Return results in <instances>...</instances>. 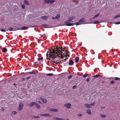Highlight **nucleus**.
<instances>
[{
  "label": "nucleus",
  "mask_w": 120,
  "mask_h": 120,
  "mask_svg": "<svg viewBox=\"0 0 120 120\" xmlns=\"http://www.w3.org/2000/svg\"><path fill=\"white\" fill-rule=\"evenodd\" d=\"M52 48L47 51L46 54L47 59L48 61L52 60L56 57L63 58L64 57H69V52L63 50L61 48Z\"/></svg>",
  "instance_id": "1"
},
{
  "label": "nucleus",
  "mask_w": 120,
  "mask_h": 120,
  "mask_svg": "<svg viewBox=\"0 0 120 120\" xmlns=\"http://www.w3.org/2000/svg\"><path fill=\"white\" fill-rule=\"evenodd\" d=\"M65 25L67 26H72L74 24L73 23H71L70 21L69 20L65 22Z\"/></svg>",
  "instance_id": "2"
},
{
  "label": "nucleus",
  "mask_w": 120,
  "mask_h": 120,
  "mask_svg": "<svg viewBox=\"0 0 120 120\" xmlns=\"http://www.w3.org/2000/svg\"><path fill=\"white\" fill-rule=\"evenodd\" d=\"M54 0H44V2L45 3L47 4L50 3V4H52L53 3L55 2Z\"/></svg>",
  "instance_id": "3"
},
{
  "label": "nucleus",
  "mask_w": 120,
  "mask_h": 120,
  "mask_svg": "<svg viewBox=\"0 0 120 120\" xmlns=\"http://www.w3.org/2000/svg\"><path fill=\"white\" fill-rule=\"evenodd\" d=\"M95 103H91L90 104H85V106L86 107L88 108H90L91 107V105H94Z\"/></svg>",
  "instance_id": "4"
},
{
  "label": "nucleus",
  "mask_w": 120,
  "mask_h": 120,
  "mask_svg": "<svg viewBox=\"0 0 120 120\" xmlns=\"http://www.w3.org/2000/svg\"><path fill=\"white\" fill-rule=\"evenodd\" d=\"M23 106V104L22 103H20L19 105V110H21Z\"/></svg>",
  "instance_id": "5"
},
{
  "label": "nucleus",
  "mask_w": 120,
  "mask_h": 120,
  "mask_svg": "<svg viewBox=\"0 0 120 120\" xmlns=\"http://www.w3.org/2000/svg\"><path fill=\"white\" fill-rule=\"evenodd\" d=\"M71 105V104L69 103L66 104L64 105L65 107L68 108H70Z\"/></svg>",
  "instance_id": "6"
},
{
  "label": "nucleus",
  "mask_w": 120,
  "mask_h": 120,
  "mask_svg": "<svg viewBox=\"0 0 120 120\" xmlns=\"http://www.w3.org/2000/svg\"><path fill=\"white\" fill-rule=\"evenodd\" d=\"M60 15L59 14L57 15L55 17H53L52 19H56L57 20H58L60 17Z\"/></svg>",
  "instance_id": "7"
},
{
  "label": "nucleus",
  "mask_w": 120,
  "mask_h": 120,
  "mask_svg": "<svg viewBox=\"0 0 120 120\" xmlns=\"http://www.w3.org/2000/svg\"><path fill=\"white\" fill-rule=\"evenodd\" d=\"M68 64L69 65L72 66L73 65L74 62L73 60H70L69 61Z\"/></svg>",
  "instance_id": "8"
},
{
  "label": "nucleus",
  "mask_w": 120,
  "mask_h": 120,
  "mask_svg": "<svg viewBox=\"0 0 120 120\" xmlns=\"http://www.w3.org/2000/svg\"><path fill=\"white\" fill-rule=\"evenodd\" d=\"M49 110L50 111L52 112H57L58 111V110L56 109H49Z\"/></svg>",
  "instance_id": "9"
},
{
  "label": "nucleus",
  "mask_w": 120,
  "mask_h": 120,
  "mask_svg": "<svg viewBox=\"0 0 120 120\" xmlns=\"http://www.w3.org/2000/svg\"><path fill=\"white\" fill-rule=\"evenodd\" d=\"M79 59V58L78 57H76L75 59V62L78 63V62Z\"/></svg>",
  "instance_id": "10"
},
{
  "label": "nucleus",
  "mask_w": 120,
  "mask_h": 120,
  "mask_svg": "<svg viewBox=\"0 0 120 120\" xmlns=\"http://www.w3.org/2000/svg\"><path fill=\"white\" fill-rule=\"evenodd\" d=\"M48 16H41V18L45 20L46 19L48 18Z\"/></svg>",
  "instance_id": "11"
},
{
  "label": "nucleus",
  "mask_w": 120,
  "mask_h": 120,
  "mask_svg": "<svg viewBox=\"0 0 120 120\" xmlns=\"http://www.w3.org/2000/svg\"><path fill=\"white\" fill-rule=\"evenodd\" d=\"M41 100L42 101H43V102L45 103H46L47 102L45 100V99L44 98H41Z\"/></svg>",
  "instance_id": "12"
},
{
  "label": "nucleus",
  "mask_w": 120,
  "mask_h": 120,
  "mask_svg": "<svg viewBox=\"0 0 120 120\" xmlns=\"http://www.w3.org/2000/svg\"><path fill=\"white\" fill-rule=\"evenodd\" d=\"M2 51L3 52H6L7 51V49L6 48H3L2 49Z\"/></svg>",
  "instance_id": "13"
},
{
  "label": "nucleus",
  "mask_w": 120,
  "mask_h": 120,
  "mask_svg": "<svg viewBox=\"0 0 120 120\" xmlns=\"http://www.w3.org/2000/svg\"><path fill=\"white\" fill-rule=\"evenodd\" d=\"M75 18L74 16H72L70 17L69 18V20L71 21L74 19Z\"/></svg>",
  "instance_id": "14"
},
{
  "label": "nucleus",
  "mask_w": 120,
  "mask_h": 120,
  "mask_svg": "<svg viewBox=\"0 0 120 120\" xmlns=\"http://www.w3.org/2000/svg\"><path fill=\"white\" fill-rule=\"evenodd\" d=\"M28 27L26 26H23L21 28L22 30H26L28 29Z\"/></svg>",
  "instance_id": "15"
},
{
  "label": "nucleus",
  "mask_w": 120,
  "mask_h": 120,
  "mask_svg": "<svg viewBox=\"0 0 120 120\" xmlns=\"http://www.w3.org/2000/svg\"><path fill=\"white\" fill-rule=\"evenodd\" d=\"M41 116H50L48 114H41Z\"/></svg>",
  "instance_id": "16"
},
{
  "label": "nucleus",
  "mask_w": 120,
  "mask_h": 120,
  "mask_svg": "<svg viewBox=\"0 0 120 120\" xmlns=\"http://www.w3.org/2000/svg\"><path fill=\"white\" fill-rule=\"evenodd\" d=\"M36 104V103L35 102H32L31 103L30 105V106H33L34 105Z\"/></svg>",
  "instance_id": "17"
},
{
  "label": "nucleus",
  "mask_w": 120,
  "mask_h": 120,
  "mask_svg": "<svg viewBox=\"0 0 120 120\" xmlns=\"http://www.w3.org/2000/svg\"><path fill=\"white\" fill-rule=\"evenodd\" d=\"M24 3L25 4L27 5H29V3L28 1L26 0H25Z\"/></svg>",
  "instance_id": "18"
},
{
  "label": "nucleus",
  "mask_w": 120,
  "mask_h": 120,
  "mask_svg": "<svg viewBox=\"0 0 120 120\" xmlns=\"http://www.w3.org/2000/svg\"><path fill=\"white\" fill-rule=\"evenodd\" d=\"M84 21L85 19H80L79 20V22H83Z\"/></svg>",
  "instance_id": "19"
},
{
  "label": "nucleus",
  "mask_w": 120,
  "mask_h": 120,
  "mask_svg": "<svg viewBox=\"0 0 120 120\" xmlns=\"http://www.w3.org/2000/svg\"><path fill=\"white\" fill-rule=\"evenodd\" d=\"M55 119L56 120H64L63 119L57 117H56Z\"/></svg>",
  "instance_id": "20"
},
{
  "label": "nucleus",
  "mask_w": 120,
  "mask_h": 120,
  "mask_svg": "<svg viewBox=\"0 0 120 120\" xmlns=\"http://www.w3.org/2000/svg\"><path fill=\"white\" fill-rule=\"evenodd\" d=\"M86 112L89 114H90L91 113L90 110L89 109H88L87 110Z\"/></svg>",
  "instance_id": "21"
},
{
  "label": "nucleus",
  "mask_w": 120,
  "mask_h": 120,
  "mask_svg": "<svg viewBox=\"0 0 120 120\" xmlns=\"http://www.w3.org/2000/svg\"><path fill=\"white\" fill-rule=\"evenodd\" d=\"M99 13H98V14H97L96 15L94 16V18H93L94 19L95 18L97 17H98V16H99Z\"/></svg>",
  "instance_id": "22"
},
{
  "label": "nucleus",
  "mask_w": 120,
  "mask_h": 120,
  "mask_svg": "<svg viewBox=\"0 0 120 120\" xmlns=\"http://www.w3.org/2000/svg\"><path fill=\"white\" fill-rule=\"evenodd\" d=\"M35 106L38 108L39 109L40 108V106L38 104H35Z\"/></svg>",
  "instance_id": "23"
},
{
  "label": "nucleus",
  "mask_w": 120,
  "mask_h": 120,
  "mask_svg": "<svg viewBox=\"0 0 120 120\" xmlns=\"http://www.w3.org/2000/svg\"><path fill=\"white\" fill-rule=\"evenodd\" d=\"M101 118L106 117V115H101Z\"/></svg>",
  "instance_id": "24"
},
{
  "label": "nucleus",
  "mask_w": 120,
  "mask_h": 120,
  "mask_svg": "<svg viewBox=\"0 0 120 120\" xmlns=\"http://www.w3.org/2000/svg\"><path fill=\"white\" fill-rule=\"evenodd\" d=\"M99 23V22L97 21H94L93 22V23L94 24H97Z\"/></svg>",
  "instance_id": "25"
},
{
  "label": "nucleus",
  "mask_w": 120,
  "mask_h": 120,
  "mask_svg": "<svg viewBox=\"0 0 120 120\" xmlns=\"http://www.w3.org/2000/svg\"><path fill=\"white\" fill-rule=\"evenodd\" d=\"M53 74L52 73H50L48 74H46V75L47 76H52L53 75Z\"/></svg>",
  "instance_id": "26"
},
{
  "label": "nucleus",
  "mask_w": 120,
  "mask_h": 120,
  "mask_svg": "<svg viewBox=\"0 0 120 120\" xmlns=\"http://www.w3.org/2000/svg\"><path fill=\"white\" fill-rule=\"evenodd\" d=\"M17 113L15 111H14L13 112H12V114L14 115L16 114Z\"/></svg>",
  "instance_id": "27"
},
{
  "label": "nucleus",
  "mask_w": 120,
  "mask_h": 120,
  "mask_svg": "<svg viewBox=\"0 0 120 120\" xmlns=\"http://www.w3.org/2000/svg\"><path fill=\"white\" fill-rule=\"evenodd\" d=\"M118 17H120V15H118L116 16H115L114 18H117Z\"/></svg>",
  "instance_id": "28"
},
{
  "label": "nucleus",
  "mask_w": 120,
  "mask_h": 120,
  "mask_svg": "<svg viewBox=\"0 0 120 120\" xmlns=\"http://www.w3.org/2000/svg\"><path fill=\"white\" fill-rule=\"evenodd\" d=\"M13 29V28L12 27H10L9 28V30L10 31L12 30Z\"/></svg>",
  "instance_id": "29"
},
{
  "label": "nucleus",
  "mask_w": 120,
  "mask_h": 120,
  "mask_svg": "<svg viewBox=\"0 0 120 120\" xmlns=\"http://www.w3.org/2000/svg\"><path fill=\"white\" fill-rule=\"evenodd\" d=\"M80 22H76L75 23V24L76 25H80L81 24L80 23Z\"/></svg>",
  "instance_id": "30"
},
{
  "label": "nucleus",
  "mask_w": 120,
  "mask_h": 120,
  "mask_svg": "<svg viewBox=\"0 0 120 120\" xmlns=\"http://www.w3.org/2000/svg\"><path fill=\"white\" fill-rule=\"evenodd\" d=\"M21 7L23 9H24L25 8V6L24 5H22Z\"/></svg>",
  "instance_id": "31"
},
{
  "label": "nucleus",
  "mask_w": 120,
  "mask_h": 120,
  "mask_svg": "<svg viewBox=\"0 0 120 120\" xmlns=\"http://www.w3.org/2000/svg\"><path fill=\"white\" fill-rule=\"evenodd\" d=\"M0 30L2 32H6V30H5L4 29H1Z\"/></svg>",
  "instance_id": "32"
},
{
  "label": "nucleus",
  "mask_w": 120,
  "mask_h": 120,
  "mask_svg": "<svg viewBox=\"0 0 120 120\" xmlns=\"http://www.w3.org/2000/svg\"><path fill=\"white\" fill-rule=\"evenodd\" d=\"M0 110L2 111H4V109L3 108H2Z\"/></svg>",
  "instance_id": "33"
},
{
  "label": "nucleus",
  "mask_w": 120,
  "mask_h": 120,
  "mask_svg": "<svg viewBox=\"0 0 120 120\" xmlns=\"http://www.w3.org/2000/svg\"><path fill=\"white\" fill-rule=\"evenodd\" d=\"M87 75V74H84L83 76L84 78L86 77Z\"/></svg>",
  "instance_id": "34"
},
{
  "label": "nucleus",
  "mask_w": 120,
  "mask_h": 120,
  "mask_svg": "<svg viewBox=\"0 0 120 120\" xmlns=\"http://www.w3.org/2000/svg\"><path fill=\"white\" fill-rule=\"evenodd\" d=\"M72 76V75H70L68 77V79H71V78Z\"/></svg>",
  "instance_id": "35"
},
{
  "label": "nucleus",
  "mask_w": 120,
  "mask_h": 120,
  "mask_svg": "<svg viewBox=\"0 0 120 120\" xmlns=\"http://www.w3.org/2000/svg\"><path fill=\"white\" fill-rule=\"evenodd\" d=\"M120 78H118V77H116L115 78V79L116 80H118Z\"/></svg>",
  "instance_id": "36"
},
{
  "label": "nucleus",
  "mask_w": 120,
  "mask_h": 120,
  "mask_svg": "<svg viewBox=\"0 0 120 120\" xmlns=\"http://www.w3.org/2000/svg\"><path fill=\"white\" fill-rule=\"evenodd\" d=\"M99 75H95L94 77H95L96 78H98L99 77Z\"/></svg>",
  "instance_id": "37"
},
{
  "label": "nucleus",
  "mask_w": 120,
  "mask_h": 120,
  "mask_svg": "<svg viewBox=\"0 0 120 120\" xmlns=\"http://www.w3.org/2000/svg\"><path fill=\"white\" fill-rule=\"evenodd\" d=\"M115 24H120V22H117L115 23Z\"/></svg>",
  "instance_id": "38"
},
{
  "label": "nucleus",
  "mask_w": 120,
  "mask_h": 120,
  "mask_svg": "<svg viewBox=\"0 0 120 120\" xmlns=\"http://www.w3.org/2000/svg\"><path fill=\"white\" fill-rule=\"evenodd\" d=\"M82 116V114H81V113L79 114L78 115L80 117V116Z\"/></svg>",
  "instance_id": "39"
},
{
  "label": "nucleus",
  "mask_w": 120,
  "mask_h": 120,
  "mask_svg": "<svg viewBox=\"0 0 120 120\" xmlns=\"http://www.w3.org/2000/svg\"><path fill=\"white\" fill-rule=\"evenodd\" d=\"M89 78H87L86 79V81L87 82H89Z\"/></svg>",
  "instance_id": "40"
},
{
  "label": "nucleus",
  "mask_w": 120,
  "mask_h": 120,
  "mask_svg": "<svg viewBox=\"0 0 120 120\" xmlns=\"http://www.w3.org/2000/svg\"><path fill=\"white\" fill-rule=\"evenodd\" d=\"M28 73H29L30 74H33L34 73L32 72H30Z\"/></svg>",
  "instance_id": "41"
},
{
  "label": "nucleus",
  "mask_w": 120,
  "mask_h": 120,
  "mask_svg": "<svg viewBox=\"0 0 120 120\" xmlns=\"http://www.w3.org/2000/svg\"><path fill=\"white\" fill-rule=\"evenodd\" d=\"M111 83L113 84L114 82V81H111Z\"/></svg>",
  "instance_id": "42"
},
{
  "label": "nucleus",
  "mask_w": 120,
  "mask_h": 120,
  "mask_svg": "<svg viewBox=\"0 0 120 120\" xmlns=\"http://www.w3.org/2000/svg\"><path fill=\"white\" fill-rule=\"evenodd\" d=\"M76 87V86H73L72 88L73 89H74Z\"/></svg>",
  "instance_id": "43"
},
{
  "label": "nucleus",
  "mask_w": 120,
  "mask_h": 120,
  "mask_svg": "<svg viewBox=\"0 0 120 120\" xmlns=\"http://www.w3.org/2000/svg\"><path fill=\"white\" fill-rule=\"evenodd\" d=\"M30 77H28L26 78V79H29L30 78Z\"/></svg>",
  "instance_id": "44"
},
{
  "label": "nucleus",
  "mask_w": 120,
  "mask_h": 120,
  "mask_svg": "<svg viewBox=\"0 0 120 120\" xmlns=\"http://www.w3.org/2000/svg\"><path fill=\"white\" fill-rule=\"evenodd\" d=\"M39 117L38 116H36L35 117V118H39Z\"/></svg>",
  "instance_id": "45"
},
{
  "label": "nucleus",
  "mask_w": 120,
  "mask_h": 120,
  "mask_svg": "<svg viewBox=\"0 0 120 120\" xmlns=\"http://www.w3.org/2000/svg\"><path fill=\"white\" fill-rule=\"evenodd\" d=\"M40 60H42L43 59V57H41L40 58Z\"/></svg>",
  "instance_id": "46"
},
{
  "label": "nucleus",
  "mask_w": 120,
  "mask_h": 120,
  "mask_svg": "<svg viewBox=\"0 0 120 120\" xmlns=\"http://www.w3.org/2000/svg\"><path fill=\"white\" fill-rule=\"evenodd\" d=\"M25 80V78H22V81H24Z\"/></svg>",
  "instance_id": "47"
},
{
  "label": "nucleus",
  "mask_w": 120,
  "mask_h": 120,
  "mask_svg": "<svg viewBox=\"0 0 120 120\" xmlns=\"http://www.w3.org/2000/svg\"><path fill=\"white\" fill-rule=\"evenodd\" d=\"M68 58H66L65 59V61H66V60H67L68 59Z\"/></svg>",
  "instance_id": "48"
},
{
  "label": "nucleus",
  "mask_w": 120,
  "mask_h": 120,
  "mask_svg": "<svg viewBox=\"0 0 120 120\" xmlns=\"http://www.w3.org/2000/svg\"><path fill=\"white\" fill-rule=\"evenodd\" d=\"M38 60H40V58H38Z\"/></svg>",
  "instance_id": "49"
},
{
  "label": "nucleus",
  "mask_w": 120,
  "mask_h": 120,
  "mask_svg": "<svg viewBox=\"0 0 120 120\" xmlns=\"http://www.w3.org/2000/svg\"><path fill=\"white\" fill-rule=\"evenodd\" d=\"M38 102H39V103H41V102H40V101H38Z\"/></svg>",
  "instance_id": "50"
},
{
  "label": "nucleus",
  "mask_w": 120,
  "mask_h": 120,
  "mask_svg": "<svg viewBox=\"0 0 120 120\" xmlns=\"http://www.w3.org/2000/svg\"><path fill=\"white\" fill-rule=\"evenodd\" d=\"M67 120H69L68 119H67Z\"/></svg>",
  "instance_id": "51"
},
{
  "label": "nucleus",
  "mask_w": 120,
  "mask_h": 120,
  "mask_svg": "<svg viewBox=\"0 0 120 120\" xmlns=\"http://www.w3.org/2000/svg\"><path fill=\"white\" fill-rule=\"evenodd\" d=\"M73 1H74V0H72Z\"/></svg>",
  "instance_id": "52"
}]
</instances>
